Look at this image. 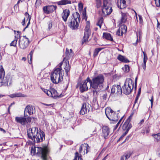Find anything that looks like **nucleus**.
I'll return each instance as SVG.
<instances>
[{"instance_id":"nucleus-21","label":"nucleus","mask_w":160,"mask_h":160,"mask_svg":"<svg viewBox=\"0 0 160 160\" xmlns=\"http://www.w3.org/2000/svg\"><path fill=\"white\" fill-rule=\"evenodd\" d=\"M17 32L18 33V34L17 35V36H15V39L13 40L10 44V45L11 46L16 47L18 39V38H20V32L19 31H17Z\"/></svg>"},{"instance_id":"nucleus-26","label":"nucleus","mask_w":160,"mask_h":160,"mask_svg":"<svg viewBox=\"0 0 160 160\" xmlns=\"http://www.w3.org/2000/svg\"><path fill=\"white\" fill-rule=\"evenodd\" d=\"M121 31V35H122L124 33H126L127 30L126 26L123 24L120 26L119 28Z\"/></svg>"},{"instance_id":"nucleus-27","label":"nucleus","mask_w":160,"mask_h":160,"mask_svg":"<svg viewBox=\"0 0 160 160\" xmlns=\"http://www.w3.org/2000/svg\"><path fill=\"white\" fill-rule=\"evenodd\" d=\"M50 92H51L52 95L49 96L50 97H53L54 98H56L58 97L57 91L54 89H52Z\"/></svg>"},{"instance_id":"nucleus-10","label":"nucleus","mask_w":160,"mask_h":160,"mask_svg":"<svg viewBox=\"0 0 160 160\" xmlns=\"http://www.w3.org/2000/svg\"><path fill=\"white\" fill-rule=\"evenodd\" d=\"M90 24L89 22H87V25L85 28V32L83 36V41L82 42V44L84 42H87L88 40L89 36L91 35V31L89 28Z\"/></svg>"},{"instance_id":"nucleus-31","label":"nucleus","mask_w":160,"mask_h":160,"mask_svg":"<svg viewBox=\"0 0 160 160\" xmlns=\"http://www.w3.org/2000/svg\"><path fill=\"white\" fill-rule=\"evenodd\" d=\"M34 52V50H32L30 52L28 56V63L30 64H31L32 62V58L33 53Z\"/></svg>"},{"instance_id":"nucleus-4","label":"nucleus","mask_w":160,"mask_h":160,"mask_svg":"<svg viewBox=\"0 0 160 160\" xmlns=\"http://www.w3.org/2000/svg\"><path fill=\"white\" fill-rule=\"evenodd\" d=\"M133 88V82L131 79L128 78L126 79L124 85L122 87V93L126 95L129 94Z\"/></svg>"},{"instance_id":"nucleus-3","label":"nucleus","mask_w":160,"mask_h":160,"mask_svg":"<svg viewBox=\"0 0 160 160\" xmlns=\"http://www.w3.org/2000/svg\"><path fill=\"white\" fill-rule=\"evenodd\" d=\"M37 149V154L41 157L43 160H47V157L49 153V150L47 147H45L43 148L41 147L32 148L31 153L34 155L36 153V151Z\"/></svg>"},{"instance_id":"nucleus-40","label":"nucleus","mask_w":160,"mask_h":160,"mask_svg":"<svg viewBox=\"0 0 160 160\" xmlns=\"http://www.w3.org/2000/svg\"><path fill=\"white\" fill-rule=\"evenodd\" d=\"M70 66L69 64V62H68V63H66V66L64 68V69L65 71L66 72L67 74H68V72H69L70 70Z\"/></svg>"},{"instance_id":"nucleus-37","label":"nucleus","mask_w":160,"mask_h":160,"mask_svg":"<svg viewBox=\"0 0 160 160\" xmlns=\"http://www.w3.org/2000/svg\"><path fill=\"white\" fill-rule=\"evenodd\" d=\"M50 12L51 13L56 10L57 7L56 6L51 5L48 6Z\"/></svg>"},{"instance_id":"nucleus-48","label":"nucleus","mask_w":160,"mask_h":160,"mask_svg":"<svg viewBox=\"0 0 160 160\" xmlns=\"http://www.w3.org/2000/svg\"><path fill=\"white\" fill-rule=\"evenodd\" d=\"M156 5L157 7L160 6V0H155Z\"/></svg>"},{"instance_id":"nucleus-22","label":"nucleus","mask_w":160,"mask_h":160,"mask_svg":"<svg viewBox=\"0 0 160 160\" xmlns=\"http://www.w3.org/2000/svg\"><path fill=\"white\" fill-rule=\"evenodd\" d=\"M72 3L70 0H61L57 2L58 5H65L68 4H71Z\"/></svg>"},{"instance_id":"nucleus-12","label":"nucleus","mask_w":160,"mask_h":160,"mask_svg":"<svg viewBox=\"0 0 160 160\" xmlns=\"http://www.w3.org/2000/svg\"><path fill=\"white\" fill-rule=\"evenodd\" d=\"M91 108V105L88 103H83L82 105L81 110L80 112V114L83 115L89 112Z\"/></svg>"},{"instance_id":"nucleus-38","label":"nucleus","mask_w":160,"mask_h":160,"mask_svg":"<svg viewBox=\"0 0 160 160\" xmlns=\"http://www.w3.org/2000/svg\"><path fill=\"white\" fill-rule=\"evenodd\" d=\"M122 69L126 72H128L130 70V67L128 65H125L124 67L122 68Z\"/></svg>"},{"instance_id":"nucleus-8","label":"nucleus","mask_w":160,"mask_h":160,"mask_svg":"<svg viewBox=\"0 0 160 160\" xmlns=\"http://www.w3.org/2000/svg\"><path fill=\"white\" fill-rule=\"evenodd\" d=\"M103 5L102 7L103 13L105 14L109 15L112 12V9L110 2L107 0H103Z\"/></svg>"},{"instance_id":"nucleus-52","label":"nucleus","mask_w":160,"mask_h":160,"mask_svg":"<svg viewBox=\"0 0 160 160\" xmlns=\"http://www.w3.org/2000/svg\"><path fill=\"white\" fill-rule=\"evenodd\" d=\"M157 28L159 32H160V24L159 23L158 21L157 24Z\"/></svg>"},{"instance_id":"nucleus-62","label":"nucleus","mask_w":160,"mask_h":160,"mask_svg":"<svg viewBox=\"0 0 160 160\" xmlns=\"http://www.w3.org/2000/svg\"><path fill=\"white\" fill-rule=\"evenodd\" d=\"M131 137V136L130 135H129L126 138L125 140V141H128L129 139V138H130V137Z\"/></svg>"},{"instance_id":"nucleus-15","label":"nucleus","mask_w":160,"mask_h":160,"mask_svg":"<svg viewBox=\"0 0 160 160\" xmlns=\"http://www.w3.org/2000/svg\"><path fill=\"white\" fill-rule=\"evenodd\" d=\"M111 92L112 94L115 93L118 95H120L122 93V88L119 85H114L112 88Z\"/></svg>"},{"instance_id":"nucleus-47","label":"nucleus","mask_w":160,"mask_h":160,"mask_svg":"<svg viewBox=\"0 0 160 160\" xmlns=\"http://www.w3.org/2000/svg\"><path fill=\"white\" fill-rule=\"evenodd\" d=\"M148 58L147 55H146L144 54V57H143V63H146V62L148 60Z\"/></svg>"},{"instance_id":"nucleus-55","label":"nucleus","mask_w":160,"mask_h":160,"mask_svg":"<svg viewBox=\"0 0 160 160\" xmlns=\"http://www.w3.org/2000/svg\"><path fill=\"white\" fill-rule=\"evenodd\" d=\"M128 130H126L124 133H123L122 137H123L125 136L128 133Z\"/></svg>"},{"instance_id":"nucleus-5","label":"nucleus","mask_w":160,"mask_h":160,"mask_svg":"<svg viewBox=\"0 0 160 160\" xmlns=\"http://www.w3.org/2000/svg\"><path fill=\"white\" fill-rule=\"evenodd\" d=\"M62 79V74L61 68H58L55 69L53 73L51 75V79L54 83H58Z\"/></svg>"},{"instance_id":"nucleus-9","label":"nucleus","mask_w":160,"mask_h":160,"mask_svg":"<svg viewBox=\"0 0 160 160\" xmlns=\"http://www.w3.org/2000/svg\"><path fill=\"white\" fill-rule=\"evenodd\" d=\"M18 42L20 48L24 49L28 46L29 43V40L26 36H24L22 38L19 40Z\"/></svg>"},{"instance_id":"nucleus-41","label":"nucleus","mask_w":160,"mask_h":160,"mask_svg":"<svg viewBox=\"0 0 160 160\" xmlns=\"http://www.w3.org/2000/svg\"><path fill=\"white\" fill-rule=\"evenodd\" d=\"M132 153V152L129 151L126 152L124 155L126 159L128 158L131 156Z\"/></svg>"},{"instance_id":"nucleus-50","label":"nucleus","mask_w":160,"mask_h":160,"mask_svg":"<svg viewBox=\"0 0 160 160\" xmlns=\"http://www.w3.org/2000/svg\"><path fill=\"white\" fill-rule=\"evenodd\" d=\"M121 31L120 30V29L119 28L116 32V34L119 36H122L121 35Z\"/></svg>"},{"instance_id":"nucleus-11","label":"nucleus","mask_w":160,"mask_h":160,"mask_svg":"<svg viewBox=\"0 0 160 160\" xmlns=\"http://www.w3.org/2000/svg\"><path fill=\"white\" fill-rule=\"evenodd\" d=\"M38 132L37 128L33 127L32 128H30L28 131V138L32 139V141H35L34 137Z\"/></svg>"},{"instance_id":"nucleus-2","label":"nucleus","mask_w":160,"mask_h":160,"mask_svg":"<svg viewBox=\"0 0 160 160\" xmlns=\"http://www.w3.org/2000/svg\"><path fill=\"white\" fill-rule=\"evenodd\" d=\"M88 79L89 81V84L90 88H92L94 89L98 88L102 86L104 81V77L102 74H99L98 76L94 78L91 80L89 77Z\"/></svg>"},{"instance_id":"nucleus-53","label":"nucleus","mask_w":160,"mask_h":160,"mask_svg":"<svg viewBox=\"0 0 160 160\" xmlns=\"http://www.w3.org/2000/svg\"><path fill=\"white\" fill-rule=\"evenodd\" d=\"M83 146V144L81 145L79 148V152L80 153H81V152L82 151V146Z\"/></svg>"},{"instance_id":"nucleus-39","label":"nucleus","mask_w":160,"mask_h":160,"mask_svg":"<svg viewBox=\"0 0 160 160\" xmlns=\"http://www.w3.org/2000/svg\"><path fill=\"white\" fill-rule=\"evenodd\" d=\"M70 52H69L67 48L66 49L65 53L67 54V56L69 57L73 55V53H72V50L71 49L70 50Z\"/></svg>"},{"instance_id":"nucleus-35","label":"nucleus","mask_w":160,"mask_h":160,"mask_svg":"<svg viewBox=\"0 0 160 160\" xmlns=\"http://www.w3.org/2000/svg\"><path fill=\"white\" fill-rule=\"evenodd\" d=\"M103 23V18L102 17H101L99 19L98 22L97 23L96 25L98 26L100 28H101V26Z\"/></svg>"},{"instance_id":"nucleus-34","label":"nucleus","mask_w":160,"mask_h":160,"mask_svg":"<svg viewBox=\"0 0 160 160\" xmlns=\"http://www.w3.org/2000/svg\"><path fill=\"white\" fill-rule=\"evenodd\" d=\"M139 96H138L137 95V96L135 98L134 103L133 105V108H135L137 109L138 108V104L137 103V101L138 99V98H139Z\"/></svg>"},{"instance_id":"nucleus-16","label":"nucleus","mask_w":160,"mask_h":160,"mask_svg":"<svg viewBox=\"0 0 160 160\" xmlns=\"http://www.w3.org/2000/svg\"><path fill=\"white\" fill-rule=\"evenodd\" d=\"M131 119V116L127 119L122 126V129L124 130H128L129 131V129L132 127V125L130 123Z\"/></svg>"},{"instance_id":"nucleus-23","label":"nucleus","mask_w":160,"mask_h":160,"mask_svg":"<svg viewBox=\"0 0 160 160\" xmlns=\"http://www.w3.org/2000/svg\"><path fill=\"white\" fill-rule=\"evenodd\" d=\"M117 58L119 61L122 62L128 63L129 62V61L127 58H126L125 56L121 54H119L118 55Z\"/></svg>"},{"instance_id":"nucleus-24","label":"nucleus","mask_w":160,"mask_h":160,"mask_svg":"<svg viewBox=\"0 0 160 160\" xmlns=\"http://www.w3.org/2000/svg\"><path fill=\"white\" fill-rule=\"evenodd\" d=\"M9 97L12 98L15 97H25L26 96L21 93H16L9 95Z\"/></svg>"},{"instance_id":"nucleus-44","label":"nucleus","mask_w":160,"mask_h":160,"mask_svg":"<svg viewBox=\"0 0 160 160\" xmlns=\"http://www.w3.org/2000/svg\"><path fill=\"white\" fill-rule=\"evenodd\" d=\"M82 14L83 19H85L86 21L87 20V17L86 15V10H85L84 11H83Z\"/></svg>"},{"instance_id":"nucleus-43","label":"nucleus","mask_w":160,"mask_h":160,"mask_svg":"<svg viewBox=\"0 0 160 160\" xmlns=\"http://www.w3.org/2000/svg\"><path fill=\"white\" fill-rule=\"evenodd\" d=\"M80 159V160H81V158L80 156H79V154L78 152H76L75 153V157L73 160H79Z\"/></svg>"},{"instance_id":"nucleus-60","label":"nucleus","mask_w":160,"mask_h":160,"mask_svg":"<svg viewBox=\"0 0 160 160\" xmlns=\"http://www.w3.org/2000/svg\"><path fill=\"white\" fill-rule=\"evenodd\" d=\"M22 24L23 26H24L25 23V18H24L23 21L22 22Z\"/></svg>"},{"instance_id":"nucleus-64","label":"nucleus","mask_w":160,"mask_h":160,"mask_svg":"<svg viewBox=\"0 0 160 160\" xmlns=\"http://www.w3.org/2000/svg\"><path fill=\"white\" fill-rule=\"evenodd\" d=\"M108 155H106L105 157L104 158H103L102 159V160H106V159H108Z\"/></svg>"},{"instance_id":"nucleus-17","label":"nucleus","mask_w":160,"mask_h":160,"mask_svg":"<svg viewBox=\"0 0 160 160\" xmlns=\"http://www.w3.org/2000/svg\"><path fill=\"white\" fill-rule=\"evenodd\" d=\"M102 135L105 139L108 138V136L110 133V130L109 128L107 126H104L102 127Z\"/></svg>"},{"instance_id":"nucleus-63","label":"nucleus","mask_w":160,"mask_h":160,"mask_svg":"<svg viewBox=\"0 0 160 160\" xmlns=\"http://www.w3.org/2000/svg\"><path fill=\"white\" fill-rule=\"evenodd\" d=\"M0 131H2L4 133H5L6 132V131L1 128H0Z\"/></svg>"},{"instance_id":"nucleus-18","label":"nucleus","mask_w":160,"mask_h":160,"mask_svg":"<svg viewBox=\"0 0 160 160\" xmlns=\"http://www.w3.org/2000/svg\"><path fill=\"white\" fill-rule=\"evenodd\" d=\"M70 11L69 9H65L63 10L62 13V17L63 20L66 22L67 20V19L70 15Z\"/></svg>"},{"instance_id":"nucleus-13","label":"nucleus","mask_w":160,"mask_h":160,"mask_svg":"<svg viewBox=\"0 0 160 160\" xmlns=\"http://www.w3.org/2000/svg\"><path fill=\"white\" fill-rule=\"evenodd\" d=\"M89 82V81L88 79V78L86 80L82 82L80 85V89L81 92H83L88 90V86L90 87Z\"/></svg>"},{"instance_id":"nucleus-20","label":"nucleus","mask_w":160,"mask_h":160,"mask_svg":"<svg viewBox=\"0 0 160 160\" xmlns=\"http://www.w3.org/2000/svg\"><path fill=\"white\" fill-rule=\"evenodd\" d=\"M28 112L29 115L33 114L34 112H35V110L33 109L32 106L30 105H28L25 108L24 114L25 112Z\"/></svg>"},{"instance_id":"nucleus-29","label":"nucleus","mask_w":160,"mask_h":160,"mask_svg":"<svg viewBox=\"0 0 160 160\" xmlns=\"http://www.w3.org/2000/svg\"><path fill=\"white\" fill-rule=\"evenodd\" d=\"M69 82V79L68 78L67 79L64 80L63 81V87L65 90H66L68 87V84Z\"/></svg>"},{"instance_id":"nucleus-1","label":"nucleus","mask_w":160,"mask_h":160,"mask_svg":"<svg viewBox=\"0 0 160 160\" xmlns=\"http://www.w3.org/2000/svg\"><path fill=\"white\" fill-rule=\"evenodd\" d=\"M80 22V16L78 12H74L71 17L69 18L68 24L72 30H76L78 28Z\"/></svg>"},{"instance_id":"nucleus-42","label":"nucleus","mask_w":160,"mask_h":160,"mask_svg":"<svg viewBox=\"0 0 160 160\" xmlns=\"http://www.w3.org/2000/svg\"><path fill=\"white\" fill-rule=\"evenodd\" d=\"M96 2V6L98 8H100L101 5V1L100 0H95Z\"/></svg>"},{"instance_id":"nucleus-51","label":"nucleus","mask_w":160,"mask_h":160,"mask_svg":"<svg viewBox=\"0 0 160 160\" xmlns=\"http://www.w3.org/2000/svg\"><path fill=\"white\" fill-rule=\"evenodd\" d=\"M107 95L106 94H104L102 96L103 99L104 100H106V99L107 98Z\"/></svg>"},{"instance_id":"nucleus-49","label":"nucleus","mask_w":160,"mask_h":160,"mask_svg":"<svg viewBox=\"0 0 160 160\" xmlns=\"http://www.w3.org/2000/svg\"><path fill=\"white\" fill-rule=\"evenodd\" d=\"M48 29H50L52 27V21H50L48 23Z\"/></svg>"},{"instance_id":"nucleus-28","label":"nucleus","mask_w":160,"mask_h":160,"mask_svg":"<svg viewBox=\"0 0 160 160\" xmlns=\"http://www.w3.org/2000/svg\"><path fill=\"white\" fill-rule=\"evenodd\" d=\"M103 37L108 40L111 41L113 40L111 36V34L109 33L106 32L103 33Z\"/></svg>"},{"instance_id":"nucleus-14","label":"nucleus","mask_w":160,"mask_h":160,"mask_svg":"<svg viewBox=\"0 0 160 160\" xmlns=\"http://www.w3.org/2000/svg\"><path fill=\"white\" fill-rule=\"evenodd\" d=\"M45 135L43 131H40V132H38L36 134L35 138V141L33 142H42L45 138Z\"/></svg>"},{"instance_id":"nucleus-25","label":"nucleus","mask_w":160,"mask_h":160,"mask_svg":"<svg viewBox=\"0 0 160 160\" xmlns=\"http://www.w3.org/2000/svg\"><path fill=\"white\" fill-rule=\"evenodd\" d=\"M122 13V17L121 20V23H125L127 20V15L128 14L127 13H123L121 12Z\"/></svg>"},{"instance_id":"nucleus-6","label":"nucleus","mask_w":160,"mask_h":160,"mask_svg":"<svg viewBox=\"0 0 160 160\" xmlns=\"http://www.w3.org/2000/svg\"><path fill=\"white\" fill-rule=\"evenodd\" d=\"M119 111L118 110L117 112H115L110 108H106L105 111L107 117L110 120L114 121H117L118 120Z\"/></svg>"},{"instance_id":"nucleus-45","label":"nucleus","mask_w":160,"mask_h":160,"mask_svg":"<svg viewBox=\"0 0 160 160\" xmlns=\"http://www.w3.org/2000/svg\"><path fill=\"white\" fill-rule=\"evenodd\" d=\"M43 91L49 96L52 95V92H50V91L44 89Z\"/></svg>"},{"instance_id":"nucleus-19","label":"nucleus","mask_w":160,"mask_h":160,"mask_svg":"<svg viewBox=\"0 0 160 160\" xmlns=\"http://www.w3.org/2000/svg\"><path fill=\"white\" fill-rule=\"evenodd\" d=\"M15 121L22 125H25L27 122L26 118L23 117H17L15 118Z\"/></svg>"},{"instance_id":"nucleus-46","label":"nucleus","mask_w":160,"mask_h":160,"mask_svg":"<svg viewBox=\"0 0 160 160\" xmlns=\"http://www.w3.org/2000/svg\"><path fill=\"white\" fill-rule=\"evenodd\" d=\"M78 6L79 10H81L83 8V5L82 3H79L78 5Z\"/></svg>"},{"instance_id":"nucleus-58","label":"nucleus","mask_w":160,"mask_h":160,"mask_svg":"<svg viewBox=\"0 0 160 160\" xmlns=\"http://www.w3.org/2000/svg\"><path fill=\"white\" fill-rule=\"evenodd\" d=\"M142 68L145 70L146 68V63H143L142 65Z\"/></svg>"},{"instance_id":"nucleus-7","label":"nucleus","mask_w":160,"mask_h":160,"mask_svg":"<svg viewBox=\"0 0 160 160\" xmlns=\"http://www.w3.org/2000/svg\"><path fill=\"white\" fill-rule=\"evenodd\" d=\"M5 72L2 66H1L0 68V87L2 86H10L12 83V81L11 78L10 76H7L5 78V82H3L2 77H4Z\"/></svg>"},{"instance_id":"nucleus-57","label":"nucleus","mask_w":160,"mask_h":160,"mask_svg":"<svg viewBox=\"0 0 160 160\" xmlns=\"http://www.w3.org/2000/svg\"><path fill=\"white\" fill-rule=\"evenodd\" d=\"M43 104L45 106H50L51 107H53V105L54 104H46V103H44Z\"/></svg>"},{"instance_id":"nucleus-32","label":"nucleus","mask_w":160,"mask_h":160,"mask_svg":"<svg viewBox=\"0 0 160 160\" xmlns=\"http://www.w3.org/2000/svg\"><path fill=\"white\" fill-rule=\"evenodd\" d=\"M156 140L157 142H159L160 141V133L157 134H152V135Z\"/></svg>"},{"instance_id":"nucleus-36","label":"nucleus","mask_w":160,"mask_h":160,"mask_svg":"<svg viewBox=\"0 0 160 160\" xmlns=\"http://www.w3.org/2000/svg\"><path fill=\"white\" fill-rule=\"evenodd\" d=\"M43 10L44 13H45L49 14L50 13L48 6L44 7L43 8Z\"/></svg>"},{"instance_id":"nucleus-59","label":"nucleus","mask_w":160,"mask_h":160,"mask_svg":"<svg viewBox=\"0 0 160 160\" xmlns=\"http://www.w3.org/2000/svg\"><path fill=\"white\" fill-rule=\"evenodd\" d=\"M141 88H139L138 92V93L137 94V96H140V93H141Z\"/></svg>"},{"instance_id":"nucleus-54","label":"nucleus","mask_w":160,"mask_h":160,"mask_svg":"<svg viewBox=\"0 0 160 160\" xmlns=\"http://www.w3.org/2000/svg\"><path fill=\"white\" fill-rule=\"evenodd\" d=\"M151 102V107H152V106L153 102V96H152L151 97V98L150 100Z\"/></svg>"},{"instance_id":"nucleus-56","label":"nucleus","mask_w":160,"mask_h":160,"mask_svg":"<svg viewBox=\"0 0 160 160\" xmlns=\"http://www.w3.org/2000/svg\"><path fill=\"white\" fill-rule=\"evenodd\" d=\"M126 158L124 155L122 156L121 158V160H126Z\"/></svg>"},{"instance_id":"nucleus-30","label":"nucleus","mask_w":160,"mask_h":160,"mask_svg":"<svg viewBox=\"0 0 160 160\" xmlns=\"http://www.w3.org/2000/svg\"><path fill=\"white\" fill-rule=\"evenodd\" d=\"M25 16L27 18V20H28V22L27 24L26 27H25V28L23 29V31H24L25 29L28 28V26L30 24V21L31 19V17L30 16V15L28 14V12H26L25 13Z\"/></svg>"},{"instance_id":"nucleus-61","label":"nucleus","mask_w":160,"mask_h":160,"mask_svg":"<svg viewBox=\"0 0 160 160\" xmlns=\"http://www.w3.org/2000/svg\"><path fill=\"white\" fill-rule=\"evenodd\" d=\"M139 19L140 21V22H142V18L141 16H140V15H139Z\"/></svg>"},{"instance_id":"nucleus-33","label":"nucleus","mask_w":160,"mask_h":160,"mask_svg":"<svg viewBox=\"0 0 160 160\" xmlns=\"http://www.w3.org/2000/svg\"><path fill=\"white\" fill-rule=\"evenodd\" d=\"M102 48H96L94 51L93 53V56L94 57H96L98 55L99 52L102 49Z\"/></svg>"}]
</instances>
